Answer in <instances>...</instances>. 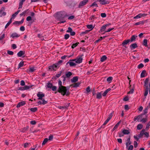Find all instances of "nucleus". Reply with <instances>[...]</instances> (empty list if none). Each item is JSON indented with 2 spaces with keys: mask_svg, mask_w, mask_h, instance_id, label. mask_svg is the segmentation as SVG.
Instances as JSON below:
<instances>
[{
  "mask_svg": "<svg viewBox=\"0 0 150 150\" xmlns=\"http://www.w3.org/2000/svg\"><path fill=\"white\" fill-rule=\"evenodd\" d=\"M146 22V21H139V22H137L135 24V25H142L144 24V23Z\"/></svg>",
  "mask_w": 150,
  "mask_h": 150,
  "instance_id": "4468645a",
  "label": "nucleus"
},
{
  "mask_svg": "<svg viewBox=\"0 0 150 150\" xmlns=\"http://www.w3.org/2000/svg\"><path fill=\"white\" fill-rule=\"evenodd\" d=\"M125 109L126 110H128L129 109V106L128 105H125Z\"/></svg>",
  "mask_w": 150,
  "mask_h": 150,
  "instance_id": "69168bd1",
  "label": "nucleus"
},
{
  "mask_svg": "<svg viewBox=\"0 0 150 150\" xmlns=\"http://www.w3.org/2000/svg\"><path fill=\"white\" fill-rule=\"evenodd\" d=\"M144 66V65L142 64L141 63L138 65V68L139 69H140L143 67Z\"/></svg>",
  "mask_w": 150,
  "mask_h": 150,
  "instance_id": "864d4df0",
  "label": "nucleus"
},
{
  "mask_svg": "<svg viewBox=\"0 0 150 150\" xmlns=\"http://www.w3.org/2000/svg\"><path fill=\"white\" fill-rule=\"evenodd\" d=\"M147 40L146 39H145L144 40L143 42V45L145 47L147 46Z\"/></svg>",
  "mask_w": 150,
  "mask_h": 150,
  "instance_id": "2f4dec72",
  "label": "nucleus"
},
{
  "mask_svg": "<svg viewBox=\"0 0 150 150\" xmlns=\"http://www.w3.org/2000/svg\"><path fill=\"white\" fill-rule=\"evenodd\" d=\"M72 74V73L71 72H69L66 74V76L67 77H69Z\"/></svg>",
  "mask_w": 150,
  "mask_h": 150,
  "instance_id": "c9c22d12",
  "label": "nucleus"
},
{
  "mask_svg": "<svg viewBox=\"0 0 150 150\" xmlns=\"http://www.w3.org/2000/svg\"><path fill=\"white\" fill-rule=\"evenodd\" d=\"M83 58L81 56L77 57L76 61V63L77 64H80L82 62Z\"/></svg>",
  "mask_w": 150,
  "mask_h": 150,
  "instance_id": "f8f14e48",
  "label": "nucleus"
},
{
  "mask_svg": "<svg viewBox=\"0 0 150 150\" xmlns=\"http://www.w3.org/2000/svg\"><path fill=\"white\" fill-rule=\"evenodd\" d=\"M48 138H45L44 139L43 141V142L42 144V145H45L47 142L48 141Z\"/></svg>",
  "mask_w": 150,
  "mask_h": 150,
  "instance_id": "ea45409f",
  "label": "nucleus"
},
{
  "mask_svg": "<svg viewBox=\"0 0 150 150\" xmlns=\"http://www.w3.org/2000/svg\"><path fill=\"white\" fill-rule=\"evenodd\" d=\"M137 37V36L136 35H133L132 37L131 38L130 40V42H133L134 41H135V40L136 39V38Z\"/></svg>",
  "mask_w": 150,
  "mask_h": 150,
  "instance_id": "aec40b11",
  "label": "nucleus"
},
{
  "mask_svg": "<svg viewBox=\"0 0 150 150\" xmlns=\"http://www.w3.org/2000/svg\"><path fill=\"white\" fill-rule=\"evenodd\" d=\"M25 104V102L24 101H22L19 103L16 106L17 108H18L20 107L23 106Z\"/></svg>",
  "mask_w": 150,
  "mask_h": 150,
  "instance_id": "2eb2a0df",
  "label": "nucleus"
},
{
  "mask_svg": "<svg viewBox=\"0 0 150 150\" xmlns=\"http://www.w3.org/2000/svg\"><path fill=\"white\" fill-rule=\"evenodd\" d=\"M24 65V62H21L18 64L19 68L22 67Z\"/></svg>",
  "mask_w": 150,
  "mask_h": 150,
  "instance_id": "a18cd8bd",
  "label": "nucleus"
},
{
  "mask_svg": "<svg viewBox=\"0 0 150 150\" xmlns=\"http://www.w3.org/2000/svg\"><path fill=\"white\" fill-rule=\"evenodd\" d=\"M114 29L113 28H109L107 30H105V32L103 33L102 34H104L105 33H107V32H110L112 30Z\"/></svg>",
  "mask_w": 150,
  "mask_h": 150,
  "instance_id": "a19ab883",
  "label": "nucleus"
},
{
  "mask_svg": "<svg viewBox=\"0 0 150 150\" xmlns=\"http://www.w3.org/2000/svg\"><path fill=\"white\" fill-rule=\"evenodd\" d=\"M97 98L98 99H100L102 97V94L101 93H98L97 95Z\"/></svg>",
  "mask_w": 150,
  "mask_h": 150,
  "instance_id": "f704fd0d",
  "label": "nucleus"
},
{
  "mask_svg": "<svg viewBox=\"0 0 150 150\" xmlns=\"http://www.w3.org/2000/svg\"><path fill=\"white\" fill-rule=\"evenodd\" d=\"M79 43V42H77L76 43L73 44L71 46V48L74 49V47L77 46Z\"/></svg>",
  "mask_w": 150,
  "mask_h": 150,
  "instance_id": "58836bf2",
  "label": "nucleus"
},
{
  "mask_svg": "<svg viewBox=\"0 0 150 150\" xmlns=\"http://www.w3.org/2000/svg\"><path fill=\"white\" fill-rule=\"evenodd\" d=\"M129 42H130V39H128L127 40H125L124 41L122 42V44L123 45V46H124V45L127 44Z\"/></svg>",
  "mask_w": 150,
  "mask_h": 150,
  "instance_id": "cd10ccee",
  "label": "nucleus"
},
{
  "mask_svg": "<svg viewBox=\"0 0 150 150\" xmlns=\"http://www.w3.org/2000/svg\"><path fill=\"white\" fill-rule=\"evenodd\" d=\"M78 77L76 76L73 77L71 79V81L72 83H75L78 81Z\"/></svg>",
  "mask_w": 150,
  "mask_h": 150,
  "instance_id": "f3484780",
  "label": "nucleus"
},
{
  "mask_svg": "<svg viewBox=\"0 0 150 150\" xmlns=\"http://www.w3.org/2000/svg\"><path fill=\"white\" fill-rule=\"evenodd\" d=\"M42 103L43 105H45L47 103V101L45 100L44 99H42Z\"/></svg>",
  "mask_w": 150,
  "mask_h": 150,
  "instance_id": "bf43d9fd",
  "label": "nucleus"
},
{
  "mask_svg": "<svg viewBox=\"0 0 150 150\" xmlns=\"http://www.w3.org/2000/svg\"><path fill=\"white\" fill-rule=\"evenodd\" d=\"M101 16L103 18H105L106 17V14L105 13H102L101 14Z\"/></svg>",
  "mask_w": 150,
  "mask_h": 150,
  "instance_id": "0e129e2a",
  "label": "nucleus"
},
{
  "mask_svg": "<svg viewBox=\"0 0 150 150\" xmlns=\"http://www.w3.org/2000/svg\"><path fill=\"white\" fill-rule=\"evenodd\" d=\"M96 6V7H98V6L97 4H96V3L95 2H93L91 6H90L91 7H92V6Z\"/></svg>",
  "mask_w": 150,
  "mask_h": 150,
  "instance_id": "603ef678",
  "label": "nucleus"
},
{
  "mask_svg": "<svg viewBox=\"0 0 150 150\" xmlns=\"http://www.w3.org/2000/svg\"><path fill=\"white\" fill-rule=\"evenodd\" d=\"M59 87H61L64 86L62 85V82L61 80H59L58 82Z\"/></svg>",
  "mask_w": 150,
  "mask_h": 150,
  "instance_id": "49530a36",
  "label": "nucleus"
},
{
  "mask_svg": "<svg viewBox=\"0 0 150 150\" xmlns=\"http://www.w3.org/2000/svg\"><path fill=\"white\" fill-rule=\"evenodd\" d=\"M37 108H30V110L33 112H35L37 110Z\"/></svg>",
  "mask_w": 150,
  "mask_h": 150,
  "instance_id": "e433bc0d",
  "label": "nucleus"
},
{
  "mask_svg": "<svg viewBox=\"0 0 150 150\" xmlns=\"http://www.w3.org/2000/svg\"><path fill=\"white\" fill-rule=\"evenodd\" d=\"M62 62H63L62 60H60L59 61H58L57 63H56V64H57V66H58V67H59V65L60 64H61Z\"/></svg>",
  "mask_w": 150,
  "mask_h": 150,
  "instance_id": "c03bdc74",
  "label": "nucleus"
},
{
  "mask_svg": "<svg viewBox=\"0 0 150 150\" xmlns=\"http://www.w3.org/2000/svg\"><path fill=\"white\" fill-rule=\"evenodd\" d=\"M59 68L58 66H57L56 64H54L50 66L49 67V69L51 71H56V69L55 68Z\"/></svg>",
  "mask_w": 150,
  "mask_h": 150,
  "instance_id": "423d86ee",
  "label": "nucleus"
},
{
  "mask_svg": "<svg viewBox=\"0 0 150 150\" xmlns=\"http://www.w3.org/2000/svg\"><path fill=\"white\" fill-rule=\"evenodd\" d=\"M127 148L128 150H132L133 149V146L132 145H130Z\"/></svg>",
  "mask_w": 150,
  "mask_h": 150,
  "instance_id": "8fccbe9b",
  "label": "nucleus"
},
{
  "mask_svg": "<svg viewBox=\"0 0 150 150\" xmlns=\"http://www.w3.org/2000/svg\"><path fill=\"white\" fill-rule=\"evenodd\" d=\"M145 132L144 129H143L140 132V134L138 135L139 138H142L143 135H144V132Z\"/></svg>",
  "mask_w": 150,
  "mask_h": 150,
  "instance_id": "6ab92c4d",
  "label": "nucleus"
},
{
  "mask_svg": "<svg viewBox=\"0 0 150 150\" xmlns=\"http://www.w3.org/2000/svg\"><path fill=\"white\" fill-rule=\"evenodd\" d=\"M147 119L146 118H143L140 121L143 123H145L147 122Z\"/></svg>",
  "mask_w": 150,
  "mask_h": 150,
  "instance_id": "4c0bfd02",
  "label": "nucleus"
},
{
  "mask_svg": "<svg viewBox=\"0 0 150 150\" xmlns=\"http://www.w3.org/2000/svg\"><path fill=\"white\" fill-rule=\"evenodd\" d=\"M80 84V83L77 82V83H76L75 84H73L72 85V86L74 88H76L79 86Z\"/></svg>",
  "mask_w": 150,
  "mask_h": 150,
  "instance_id": "7c9ffc66",
  "label": "nucleus"
},
{
  "mask_svg": "<svg viewBox=\"0 0 150 150\" xmlns=\"http://www.w3.org/2000/svg\"><path fill=\"white\" fill-rule=\"evenodd\" d=\"M127 142L126 143V148H127L129 145H130L131 144V142L130 141V137L127 139Z\"/></svg>",
  "mask_w": 150,
  "mask_h": 150,
  "instance_id": "dca6fc26",
  "label": "nucleus"
},
{
  "mask_svg": "<svg viewBox=\"0 0 150 150\" xmlns=\"http://www.w3.org/2000/svg\"><path fill=\"white\" fill-rule=\"evenodd\" d=\"M111 25L110 23L106 24L104 25H103L101 27L99 31L100 33H101L103 31H105V29L107 27Z\"/></svg>",
  "mask_w": 150,
  "mask_h": 150,
  "instance_id": "20e7f679",
  "label": "nucleus"
},
{
  "mask_svg": "<svg viewBox=\"0 0 150 150\" xmlns=\"http://www.w3.org/2000/svg\"><path fill=\"white\" fill-rule=\"evenodd\" d=\"M66 16L64 12L60 11L56 13L55 15V18L57 19H62Z\"/></svg>",
  "mask_w": 150,
  "mask_h": 150,
  "instance_id": "f03ea898",
  "label": "nucleus"
},
{
  "mask_svg": "<svg viewBox=\"0 0 150 150\" xmlns=\"http://www.w3.org/2000/svg\"><path fill=\"white\" fill-rule=\"evenodd\" d=\"M72 31V29L71 27H69L68 28V30L67 31V33H70Z\"/></svg>",
  "mask_w": 150,
  "mask_h": 150,
  "instance_id": "6e6d98bb",
  "label": "nucleus"
},
{
  "mask_svg": "<svg viewBox=\"0 0 150 150\" xmlns=\"http://www.w3.org/2000/svg\"><path fill=\"white\" fill-rule=\"evenodd\" d=\"M147 14L146 13H139L135 16L134 17V19L139 18L142 17L146 16H147Z\"/></svg>",
  "mask_w": 150,
  "mask_h": 150,
  "instance_id": "6e6552de",
  "label": "nucleus"
},
{
  "mask_svg": "<svg viewBox=\"0 0 150 150\" xmlns=\"http://www.w3.org/2000/svg\"><path fill=\"white\" fill-rule=\"evenodd\" d=\"M28 128L29 127L28 126H27L26 127H24L21 130V132H25L28 130Z\"/></svg>",
  "mask_w": 150,
  "mask_h": 150,
  "instance_id": "c85d7f7f",
  "label": "nucleus"
},
{
  "mask_svg": "<svg viewBox=\"0 0 150 150\" xmlns=\"http://www.w3.org/2000/svg\"><path fill=\"white\" fill-rule=\"evenodd\" d=\"M102 5H105L109 4V2L106 1V0H99L98 1Z\"/></svg>",
  "mask_w": 150,
  "mask_h": 150,
  "instance_id": "ddd939ff",
  "label": "nucleus"
},
{
  "mask_svg": "<svg viewBox=\"0 0 150 150\" xmlns=\"http://www.w3.org/2000/svg\"><path fill=\"white\" fill-rule=\"evenodd\" d=\"M88 0H83L81 1L78 6L79 8H81L82 6L85 5L88 2Z\"/></svg>",
  "mask_w": 150,
  "mask_h": 150,
  "instance_id": "39448f33",
  "label": "nucleus"
},
{
  "mask_svg": "<svg viewBox=\"0 0 150 150\" xmlns=\"http://www.w3.org/2000/svg\"><path fill=\"white\" fill-rule=\"evenodd\" d=\"M107 59V57L105 55L103 56L100 59V61L101 62H103L106 60Z\"/></svg>",
  "mask_w": 150,
  "mask_h": 150,
  "instance_id": "c756f323",
  "label": "nucleus"
},
{
  "mask_svg": "<svg viewBox=\"0 0 150 150\" xmlns=\"http://www.w3.org/2000/svg\"><path fill=\"white\" fill-rule=\"evenodd\" d=\"M14 25H19L21 24V23L20 21H16L15 22H14L13 23Z\"/></svg>",
  "mask_w": 150,
  "mask_h": 150,
  "instance_id": "3c124183",
  "label": "nucleus"
},
{
  "mask_svg": "<svg viewBox=\"0 0 150 150\" xmlns=\"http://www.w3.org/2000/svg\"><path fill=\"white\" fill-rule=\"evenodd\" d=\"M143 127V125L142 124H139L137 126V129L138 130H140Z\"/></svg>",
  "mask_w": 150,
  "mask_h": 150,
  "instance_id": "473e14b6",
  "label": "nucleus"
},
{
  "mask_svg": "<svg viewBox=\"0 0 150 150\" xmlns=\"http://www.w3.org/2000/svg\"><path fill=\"white\" fill-rule=\"evenodd\" d=\"M112 116V113H111L108 116V118L107 119L109 121V120L111 118Z\"/></svg>",
  "mask_w": 150,
  "mask_h": 150,
  "instance_id": "5fc2aeb1",
  "label": "nucleus"
},
{
  "mask_svg": "<svg viewBox=\"0 0 150 150\" xmlns=\"http://www.w3.org/2000/svg\"><path fill=\"white\" fill-rule=\"evenodd\" d=\"M35 69V67H30L29 68V70H27V71L29 73L30 72H33Z\"/></svg>",
  "mask_w": 150,
  "mask_h": 150,
  "instance_id": "a878e982",
  "label": "nucleus"
},
{
  "mask_svg": "<svg viewBox=\"0 0 150 150\" xmlns=\"http://www.w3.org/2000/svg\"><path fill=\"white\" fill-rule=\"evenodd\" d=\"M112 79V77H109L107 79V81L110 83L111 82Z\"/></svg>",
  "mask_w": 150,
  "mask_h": 150,
  "instance_id": "37998d69",
  "label": "nucleus"
},
{
  "mask_svg": "<svg viewBox=\"0 0 150 150\" xmlns=\"http://www.w3.org/2000/svg\"><path fill=\"white\" fill-rule=\"evenodd\" d=\"M30 86H25L24 87H21L19 88V90L24 91L29 89L31 87Z\"/></svg>",
  "mask_w": 150,
  "mask_h": 150,
  "instance_id": "1a4fd4ad",
  "label": "nucleus"
},
{
  "mask_svg": "<svg viewBox=\"0 0 150 150\" xmlns=\"http://www.w3.org/2000/svg\"><path fill=\"white\" fill-rule=\"evenodd\" d=\"M4 7H2L0 10V17H2L3 16H4L6 14L5 12H3V11L4 10Z\"/></svg>",
  "mask_w": 150,
  "mask_h": 150,
  "instance_id": "9b49d317",
  "label": "nucleus"
},
{
  "mask_svg": "<svg viewBox=\"0 0 150 150\" xmlns=\"http://www.w3.org/2000/svg\"><path fill=\"white\" fill-rule=\"evenodd\" d=\"M57 91L63 96L65 95L68 96L70 94L68 89H67V87L64 86L61 87H59Z\"/></svg>",
  "mask_w": 150,
  "mask_h": 150,
  "instance_id": "f257e3e1",
  "label": "nucleus"
},
{
  "mask_svg": "<svg viewBox=\"0 0 150 150\" xmlns=\"http://www.w3.org/2000/svg\"><path fill=\"white\" fill-rule=\"evenodd\" d=\"M23 2L21 1L19 4V6L18 7V9L21 8H22V5L23 4Z\"/></svg>",
  "mask_w": 150,
  "mask_h": 150,
  "instance_id": "09e8293b",
  "label": "nucleus"
},
{
  "mask_svg": "<svg viewBox=\"0 0 150 150\" xmlns=\"http://www.w3.org/2000/svg\"><path fill=\"white\" fill-rule=\"evenodd\" d=\"M62 71H60L58 72V73L56 74V75L54 76L52 78V79H56L58 78H59L61 75H62Z\"/></svg>",
  "mask_w": 150,
  "mask_h": 150,
  "instance_id": "9d476101",
  "label": "nucleus"
},
{
  "mask_svg": "<svg viewBox=\"0 0 150 150\" xmlns=\"http://www.w3.org/2000/svg\"><path fill=\"white\" fill-rule=\"evenodd\" d=\"M142 115H139L137 116H135L134 117V121H135L137 120V121H139V119L142 118Z\"/></svg>",
  "mask_w": 150,
  "mask_h": 150,
  "instance_id": "4be33fe9",
  "label": "nucleus"
},
{
  "mask_svg": "<svg viewBox=\"0 0 150 150\" xmlns=\"http://www.w3.org/2000/svg\"><path fill=\"white\" fill-rule=\"evenodd\" d=\"M52 84L50 83H48L47 85V87L48 88H51L52 87Z\"/></svg>",
  "mask_w": 150,
  "mask_h": 150,
  "instance_id": "4d7b16f0",
  "label": "nucleus"
},
{
  "mask_svg": "<svg viewBox=\"0 0 150 150\" xmlns=\"http://www.w3.org/2000/svg\"><path fill=\"white\" fill-rule=\"evenodd\" d=\"M134 138L137 141H138L139 138H139V137H138V136H134Z\"/></svg>",
  "mask_w": 150,
  "mask_h": 150,
  "instance_id": "e2e57ef3",
  "label": "nucleus"
},
{
  "mask_svg": "<svg viewBox=\"0 0 150 150\" xmlns=\"http://www.w3.org/2000/svg\"><path fill=\"white\" fill-rule=\"evenodd\" d=\"M25 53V51L21 50L17 53V55L18 57H21Z\"/></svg>",
  "mask_w": 150,
  "mask_h": 150,
  "instance_id": "a211bd4d",
  "label": "nucleus"
},
{
  "mask_svg": "<svg viewBox=\"0 0 150 150\" xmlns=\"http://www.w3.org/2000/svg\"><path fill=\"white\" fill-rule=\"evenodd\" d=\"M146 73V71L145 70H143L141 74V77L143 78L145 77V74Z\"/></svg>",
  "mask_w": 150,
  "mask_h": 150,
  "instance_id": "bb28decb",
  "label": "nucleus"
},
{
  "mask_svg": "<svg viewBox=\"0 0 150 150\" xmlns=\"http://www.w3.org/2000/svg\"><path fill=\"white\" fill-rule=\"evenodd\" d=\"M52 90L53 91H55L57 90V87L56 86H53L52 87Z\"/></svg>",
  "mask_w": 150,
  "mask_h": 150,
  "instance_id": "680f3d73",
  "label": "nucleus"
},
{
  "mask_svg": "<svg viewBox=\"0 0 150 150\" xmlns=\"http://www.w3.org/2000/svg\"><path fill=\"white\" fill-rule=\"evenodd\" d=\"M69 64L70 66H75L76 65L75 63L74 62H71L69 61L67 63V64Z\"/></svg>",
  "mask_w": 150,
  "mask_h": 150,
  "instance_id": "393cba45",
  "label": "nucleus"
},
{
  "mask_svg": "<svg viewBox=\"0 0 150 150\" xmlns=\"http://www.w3.org/2000/svg\"><path fill=\"white\" fill-rule=\"evenodd\" d=\"M150 126V121L147 123L146 126V129L148 130Z\"/></svg>",
  "mask_w": 150,
  "mask_h": 150,
  "instance_id": "de8ad7c7",
  "label": "nucleus"
},
{
  "mask_svg": "<svg viewBox=\"0 0 150 150\" xmlns=\"http://www.w3.org/2000/svg\"><path fill=\"white\" fill-rule=\"evenodd\" d=\"M87 27L88 29H91V30H92L93 28V25H87Z\"/></svg>",
  "mask_w": 150,
  "mask_h": 150,
  "instance_id": "79ce46f5",
  "label": "nucleus"
},
{
  "mask_svg": "<svg viewBox=\"0 0 150 150\" xmlns=\"http://www.w3.org/2000/svg\"><path fill=\"white\" fill-rule=\"evenodd\" d=\"M134 91V89H131L128 93V94H132L133 93Z\"/></svg>",
  "mask_w": 150,
  "mask_h": 150,
  "instance_id": "338daca9",
  "label": "nucleus"
},
{
  "mask_svg": "<svg viewBox=\"0 0 150 150\" xmlns=\"http://www.w3.org/2000/svg\"><path fill=\"white\" fill-rule=\"evenodd\" d=\"M69 37V35L68 34H66L64 35V38L66 40Z\"/></svg>",
  "mask_w": 150,
  "mask_h": 150,
  "instance_id": "052dcab7",
  "label": "nucleus"
},
{
  "mask_svg": "<svg viewBox=\"0 0 150 150\" xmlns=\"http://www.w3.org/2000/svg\"><path fill=\"white\" fill-rule=\"evenodd\" d=\"M32 20L31 17L30 16H28L26 18V20L29 21Z\"/></svg>",
  "mask_w": 150,
  "mask_h": 150,
  "instance_id": "774afa93",
  "label": "nucleus"
},
{
  "mask_svg": "<svg viewBox=\"0 0 150 150\" xmlns=\"http://www.w3.org/2000/svg\"><path fill=\"white\" fill-rule=\"evenodd\" d=\"M20 36V35H18L17 33H13L11 35V37H12V38H18Z\"/></svg>",
  "mask_w": 150,
  "mask_h": 150,
  "instance_id": "412c9836",
  "label": "nucleus"
},
{
  "mask_svg": "<svg viewBox=\"0 0 150 150\" xmlns=\"http://www.w3.org/2000/svg\"><path fill=\"white\" fill-rule=\"evenodd\" d=\"M122 132L124 134H128L130 133V132L129 131L126 129L123 130Z\"/></svg>",
  "mask_w": 150,
  "mask_h": 150,
  "instance_id": "b1692460",
  "label": "nucleus"
},
{
  "mask_svg": "<svg viewBox=\"0 0 150 150\" xmlns=\"http://www.w3.org/2000/svg\"><path fill=\"white\" fill-rule=\"evenodd\" d=\"M149 81V78H147L145 79V80L144 81V86L146 88L144 93V96H145L147 95L148 93V83Z\"/></svg>",
  "mask_w": 150,
  "mask_h": 150,
  "instance_id": "7ed1b4c3",
  "label": "nucleus"
},
{
  "mask_svg": "<svg viewBox=\"0 0 150 150\" xmlns=\"http://www.w3.org/2000/svg\"><path fill=\"white\" fill-rule=\"evenodd\" d=\"M37 95L38 97V100H42L43 97L45 96V94L41 92H39Z\"/></svg>",
  "mask_w": 150,
  "mask_h": 150,
  "instance_id": "0eeeda50",
  "label": "nucleus"
},
{
  "mask_svg": "<svg viewBox=\"0 0 150 150\" xmlns=\"http://www.w3.org/2000/svg\"><path fill=\"white\" fill-rule=\"evenodd\" d=\"M130 47L131 49H133L137 47V46L136 43H134L131 45Z\"/></svg>",
  "mask_w": 150,
  "mask_h": 150,
  "instance_id": "5701e85b",
  "label": "nucleus"
},
{
  "mask_svg": "<svg viewBox=\"0 0 150 150\" xmlns=\"http://www.w3.org/2000/svg\"><path fill=\"white\" fill-rule=\"evenodd\" d=\"M7 53L9 55H13V52L12 51L8 50L7 51Z\"/></svg>",
  "mask_w": 150,
  "mask_h": 150,
  "instance_id": "13d9d810",
  "label": "nucleus"
},
{
  "mask_svg": "<svg viewBox=\"0 0 150 150\" xmlns=\"http://www.w3.org/2000/svg\"><path fill=\"white\" fill-rule=\"evenodd\" d=\"M12 18H11L9 21L8 22V23L6 24V25L5 26V28H6L12 22Z\"/></svg>",
  "mask_w": 150,
  "mask_h": 150,
  "instance_id": "72a5a7b5",
  "label": "nucleus"
}]
</instances>
